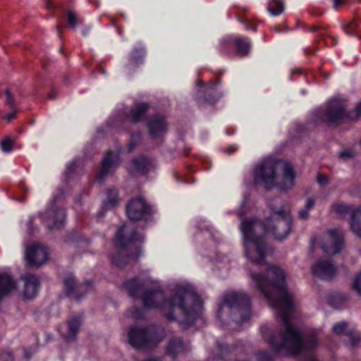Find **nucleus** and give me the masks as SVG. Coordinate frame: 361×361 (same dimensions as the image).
<instances>
[{"instance_id": "obj_49", "label": "nucleus", "mask_w": 361, "mask_h": 361, "mask_svg": "<svg viewBox=\"0 0 361 361\" xmlns=\"http://www.w3.org/2000/svg\"><path fill=\"white\" fill-rule=\"evenodd\" d=\"M357 27V25L355 22H350L344 26V30L348 35H351V31L355 30Z\"/></svg>"}, {"instance_id": "obj_56", "label": "nucleus", "mask_w": 361, "mask_h": 361, "mask_svg": "<svg viewBox=\"0 0 361 361\" xmlns=\"http://www.w3.org/2000/svg\"><path fill=\"white\" fill-rule=\"evenodd\" d=\"M355 110L356 112L355 117L357 118L361 115V102L356 106Z\"/></svg>"}, {"instance_id": "obj_64", "label": "nucleus", "mask_w": 361, "mask_h": 361, "mask_svg": "<svg viewBox=\"0 0 361 361\" xmlns=\"http://www.w3.org/2000/svg\"><path fill=\"white\" fill-rule=\"evenodd\" d=\"M63 47H60V48H59V51H63Z\"/></svg>"}, {"instance_id": "obj_29", "label": "nucleus", "mask_w": 361, "mask_h": 361, "mask_svg": "<svg viewBox=\"0 0 361 361\" xmlns=\"http://www.w3.org/2000/svg\"><path fill=\"white\" fill-rule=\"evenodd\" d=\"M350 231L358 238H361V207L352 213V217L349 219Z\"/></svg>"}, {"instance_id": "obj_43", "label": "nucleus", "mask_w": 361, "mask_h": 361, "mask_svg": "<svg viewBox=\"0 0 361 361\" xmlns=\"http://www.w3.org/2000/svg\"><path fill=\"white\" fill-rule=\"evenodd\" d=\"M82 287H85V290H84V292L82 293H81V294L78 293L75 295V299L78 301L80 300L87 294V293L90 289H92V281H90V280H87V281H85L84 284H82V285H81L80 286V288H82Z\"/></svg>"}, {"instance_id": "obj_37", "label": "nucleus", "mask_w": 361, "mask_h": 361, "mask_svg": "<svg viewBox=\"0 0 361 361\" xmlns=\"http://www.w3.org/2000/svg\"><path fill=\"white\" fill-rule=\"evenodd\" d=\"M315 201L312 197H308L306 200L305 207L301 209L298 212V216L302 220H306L309 218V211L314 207Z\"/></svg>"}, {"instance_id": "obj_16", "label": "nucleus", "mask_w": 361, "mask_h": 361, "mask_svg": "<svg viewBox=\"0 0 361 361\" xmlns=\"http://www.w3.org/2000/svg\"><path fill=\"white\" fill-rule=\"evenodd\" d=\"M343 246V236L337 229L330 230L324 236L322 248L327 255H334L341 252Z\"/></svg>"}, {"instance_id": "obj_8", "label": "nucleus", "mask_w": 361, "mask_h": 361, "mask_svg": "<svg viewBox=\"0 0 361 361\" xmlns=\"http://www.w3.org/2000/svg\"><path fill=\"white\" fill-rule=\"evenodd\" d=\"M250 298L244 292L230 291L227 293V314L231 321L241 324L250 316Z\"/></svg>"}, {"instance_id": "obj_6", "label": "nucleus", "mask_w": 361, "mask_h": 361, "mask_svg": "<svg viewBox=\"0 0 361 361\" xmlns=\"http://www.w3.org/2000/svg\"><path fill=\"white\" fill-rule=\"evenodd\" d=\"M130 345L137 350H152L163 339V334L155 325L132 326L128 333Z\"/></svg>"}, {"instance_id": "obj_51", "label": "nucleus", "mask_w": 361, "mask_h": 361, "mask_svg": "<svg viewBox=\"0 0 361 361\" xmlns=\"http://www.w3.org/2000/svg\"><path fill=\"white\" fill-rule=\"evenodd\" d=\"M235 45H250V42L245 37H237L235 40Z\"/></svg>"}, {"instance_id": "obj_41", "label": "nucleus", "mask_w": 361, "mask_h": 361, "mask_svg": "<svg viewBox=\"0 0 361 361\" xmlns=\"http://www.w3.org/2000/svg\"><path fill=\"white\" fill-rule=\"evenodd\" d=\"M0 146L4 152L8 153L12 151L13 143L10 137H6L1 140Z\"/></svg>"}, {"instance_id": "obj_12", "label": "nucleus", "mask_w": 361, "mask_h": 361, "mask_svg": "<svg viewBox=\"0 0 361 361\" xmlns=\"http://www.w3.org/2000/svg\"><path fill=\"white\" fill-rule=\"evenodd\" d=\"M195 238L197 241L205 238L207 243L212 246L214 256L207 255L211 261L214 260L216 262H223L225 257L224 254L216 250V246L220 243L221 240L220 233L217 230L214 228L209 222L204 221L197 225Z\"/></svg>"}, {"instance_id": "obj_35", "label": "nucleus", "mask_w": 361, "mask_h": 361, "mask_svg": "<svg viewBox=\"0 0 361 361\" xmlns=\"http://www.w3.org/2000/svg\"><path fill=\"white\" fill-rule=\"evenodd\" d=\"M267 9L271 15L278 16L284 10L283 2L282 0H270Z\"/></svg>"}, {"instance_id": "obj_59", "label": "nucleus", "mask_w": 361, "mask_h": 361, "mask_svg": "<svg viewBox=\"0 0 361 361\" xmlns=\"http://www.w3.org/2000/svg\"><path fill=\"white\" fill-rule=\"evenodd\" d=\"M305 52L307 55L314 54V51H312V50H309V49H305Z\"/></svg>"}, {"instance_id": "obj_1", "label": "nucleus", "mask_w": 361, "mask_h": 361, "mask_svg": "<svg viewBox=\"0 0 361 361\" xmlns=\"http://www.w3.org/2000/svg\"><path fill=\"white\" fill-rule=\"evenodd\" d=\"M250 276L257 288L276 310L283 324L277 333L267 325L261 326L262 337L271 348L281 355H298L317 347L319 341L316 336L303 341L302 334L290 323L296 303L293 294L286 288L283 270L273 266L264 274L251 272Z\"/></svg>"}, {"instance_id": "obj_11", "label": "nucleus", "mask_w": 361, "mask_h": 361, "mask_svg": "<svg viewBox=\"0 0 361 361\" xmlns=\"http://www.w3.org/2000/svg\"><path fill=\"white\" fill-rule=\"evenodd\" d=\"M126 213L130 221L147 223L152 220L154 210L144 197L139 196L128 202L126 205Z\"/></svg>"}, {"instance_id": "obj_63", "label": "nucleus", "mask_w": 361, "mask_h": 361, "mask_svg": "<svg viewBox=\"0 0 361 361\" xmlns=\"http://www.w3.org/2000/svg\"><path fill=\"white\" fill-rule=\"evenodd\" d=\"M101 73L102 74H105L106 73L105 70L103 68H101Z\"/></svg>"}, {"instance_id": "obj_46", "label": "nucleus", "mask_w": 361, "mask_h": 361, "mask_svg": "<svg viewBox=\"0 0 361 361\" xmlns=\"http://www.w3.org/2000/svg\"><path fill=\"white\" fill-rule=\"evenodd\" d=\"M131 314L133 317L136 319H141L143 318V312L142 310L137 307H133L132 308Z\"/></svg>"}, {"instance_id": "obj_57", "label": "nucleus", "mask_w": 361, "mask_h": 361, "mask_svg": "<svg viewBox=\"0 0 361 361\" xmlns=\"http://www.w3.org/2000/svg\"><path fill=\"white\" fill-rule=\"evenodd\" d=\"M113 25L116 28V30L117 32V33L120 35V36H122L123 35V28L120 27V26H118V25H116L114 24V23L113 22L112 23Z\"/></svg>"}, {"instance_id": "obj_14", "label": "nucleus", "mask_w": 361, "mask_h": 361, "mask_svg": "<svg viewBox=\"0 0 361 361\" xmlns=\"http://www.w3.org/2000/svg\"><path fill=\"white\" fill-rule=\"evenodd\" d=\"M121 149H118L117 152L111 149H108L102 160L101 166L99 173L96 176L97 182H102L105 177L109 174H112L120 166L121 159L120 157Z\"/></svg>"}, {"instance_id": "obj_50", "label": "nucleus", "mask_w": 361, "mask_h": 361, "mask_svg": "<svg viewBox=\"0 0 361 361\" xmlns=\"http://www.w3.org/2000/svg\"><path fill=\"white\" fill-rule=\"evenodd\" d=\"M249 52V47H236V54L240 56L247 55Z\"/></svg>"}, {"instance_id": "obj_30", "label": "nucleus", "mask_w": 361, "mask_h": 361, "mask_svg": "<svg viewBox=\"0 0 361 361\" xmlns=\"http://www.w3.org/2000/svg\"><path fill=\"white\" fill-rule=\"evenodd\" d=\"M65 241L68 243L75 244L80 246L89 245L90 243L89 238L76 230L69 231L65 237Z\"/></svg>"}, {"instance_id": "obj_20", "label": "nucleus", "mask_w": 361, "mask_h": 361, "mask_svg": "<svg viewBox=\"0 0 361 361\" xmlns=\"http://www.w3.org/2000/svg\"><path fill=\"white\" fill-rule=\"evenodd\" d=\"M149 104L147 102L135 103L126 115V119L132 123H138L147 119Z\"/></svg>"}, {"instance_id": "obj_27", "label": "nucleus", "mask_w": 361, "mask_h": 361, "mask_svg": "<svg viewBox=\"0 0 361 361\" xmlns=\"http://www.w3.org/2000/svg\"><path fill=\"white\" fill-rule=\"evenodd\" d=\"M357 208L344 202H335L332 204L331 211L338 218H344L348 214H350V218H351L352 213L357 210Z\"/></svg>"}, {"instance_id": "obj_31", "label": "nucleus", "mask_w": 361, "mask_h": 361, "mask_svg": "<svg viewBox=\"0 0 361 361\" xmlns=\"http://www.w3.org/2000/svg\"><path fill=\"white\" fill-rule=\"evenodd\" d=\"M348 298L346 294L336 293L329 297L328 301L331 306L335 308H340L348 301Z\"/></svg>"}, {"instance_id": "obj_15", "label": "nucleus", "mask_w": 361, "mask_h": 361, "mask_svg": "<svg viewBox=\"0 0 361 361\" xmlns=\"http://www.w3.org/2000/svg\"><path fill=\"white\" fill-rule=\"evenodd\" d=\"M154 168L152 159L141 154L133 158L126 168L128 174L133 177L142 176L149 173Z\"/></svg>"}, {"instance_id": "obj_17", "label": "nucleus", "mask_w": 361, "mask_h": 361, "mask_svg": "<svg viewBox=\"0 0 361 361\" xmlns=\"http://www.w3.org/2000/svg\"><path fill=\"white\" fill-rule=\"evenodd\" d=\"M25 259L31 267H39L48 259V252L46 247L35 243L25 250Z\"/></svg>"}, {"instance_id": "obj_2", "label": "nucleus", "mask_w": 361, "mask_h": 361, "mask_svg": "<svg viewBox=\"0 0 361 361\" xmlns=\"http://www.w3.org/2000/svg\"><path fill=\"white\" fill-rule=\"evenodd\" d=\"M270 216L262 222L257 219H245L241 224V230L245 239V250L248 259L253 263H265V257L272 252L259 231L264 230L279 240L286 238L292 229L293 219L289 212L283 208V202L276 198L270 204Z\"/></svg>"}, {"instance_id": "obj_26", "label": "nucleus", "mask_w": 361, "mask_h": 361, "mask_svg": "<svg viewBox=\"0 0 361 361\" xmlns=\"http://www.w3.org/2000/svg\"><path fill=\"white\" fill-rule=\"evenodd\" d=\"M185 350V344L181 338H173L169 341L166 348V354L175 359L178 355Z\"/></svg>"}, {"instance_id": "obj_9", "label": "nucleus", "mask_w": 361, "mask_h": 361, "mask_svg": "<svg viewBox=\"0 0 361 361\" xmlns=\"http://www.w3.org/2000/svg\"><path fill=\"white\" fill-rule=\"evenodd\" d=\"M63 190L58 188L53 199L49 202L44 213L40 214V218L49 230H59L64 227L67 213L65 207L58 206L56 201L63 195Z\"/></svg>"}, {"instance_id": "obj_28", "label": "nucleus", "mask_w": 361, "mask_h": 361, "mask_svg": "<svg viewBox=\"0 0 361 361\" xmlns=\"http://www.w3.org/2000/svg\"><path fill=\"white\" fill-rule=\"evenodd\" d=\"M81 316L74 315L68 321V331L66 335L68 341H73L77 338V336L81 325Z\"/></svg>"}, {"instance_id": "obj_38", "label": "nucleus", "mask_w": 361, "mask_h": 361, "mask_svg": "<svg viewBox=\"0 0 361 361\" xmlns=\"http://www.w3.org/2000/svg\"><path fill=\"white\" fill-rule=\"evenodd\" d=\"M351 329L345 322H340L335 324L333 326V332L336 335H343L347 336V333L350 331Z\"/></svg>"}, {"instance_id": "obj_45", "label": "nucleus", "mask_w": 361, "mask_h": 361, "mask_svg": "<svg viewBox=\"0 0 361 361\" xmlns=\"http://www.w3.org/2000/svg\"><path fill=\"white\" fill-rule=\"evenodd\" d=\"M0 359L2 361H13L14 360L13 353L9 350H6L2 351V353L0 355Z\"/></svg>"}, {"instance_id": "obj_58", "label": "nucleus", "mask_w": 361, "mask_h": 361, "mask_svg": "<svg viewBox=\"0 0 361 361\" xmlns=\"http://www.w3.org/2000/svg\"><path fill=\"white\" fill-rule=\"evenodd\" d=\"M25 357L27 359V360H29L31 358V353L30 352H28L27 350H25Z\"/></svg>"}, {"instance_id": "obj_24", "label": "nucleus", "mask_w": 361, "mask_h": 361, "mask_svg": "<svg viewBox=\"0 0 361 361\" xmlns=\"http://www.w3.org/2000/svg\"><path fill=\"white\" fill-rule=\"evenodd\" d=\"M106 195V200L102 202V208L97 213L98 219L102 218L106 210L116 207L119 200L118 190L116 188H108Z\"/></svg>"}, {"instance_id": "obj_52", "label": "nucleus", "mask_w": 361, "mask_h": 361, "mask_svg": "<svg viewBox=\"0 0 361 361\" xmlns=\"http://www.w3.org/2000/svg\"><path fill=\"white\" fill-rule=\"evenodd\" d=\"M317 182L322 185H326L329 183V178L324 174H319L317 176Z\"/></svg>"}, {"instance_id": "obj_7", "label": "nucleus", "mask_w": 361, "mask_h": 361, "mask_svg": "<svg viewBox=\"0 0 361 361\" xmlns=\"http://www.w3.org/2000/svg\"><path fill=\"white\" fill-rule=\"evenodd\" d=\"M351 117L347 110L345 100L335 98L331 99L325 108L314 112L313 121L316 124L326 123L327 124H338L343 120Z\"/></svg>"}, {"instance_id": "obj_33", "label": "nucleus", "mask_w": 361, "mask_h": 361, "mask_svg": "<svg viewBox=\"0 0 361 361\" xmlns=\"http://www.w3.org/2000/svg\"><path fill=\"white\" fill-rule=\"evenodd\" d=\"M145 55V50L143 47H135L130 55V64L137 66L143 63L144 56Z\"/></svg>"}, {"instance_id": "obj_34", "label": "nucleus", "mask_w": 361, "mask_h": 361, "mask_svg": "<svg viewBox=\"0 0 361 361\" xmlns=\"http://www.w3.org/2000/svg\"><path fill=\"white\" fill-rule=\"evenodd\" d=\"M142 141V135L140 131L132 132L127 145V152H132Z\"/></svg>"}, {"instance_id": "obj_32", "label": "nucleus", "mask_w": 361, "mask_h": 361, "mask_svg": "<svg viewBox=\"0 0 361 361\" xmlns=\"http://www.w3.org/2000/svg\"><path fill=\"white\" fill-rule=\"evenodd\" d=\"M64 290L66 296H71L76 288V279L73 274L69 273L63 279Z\"/></svg>"}, {"instance_id": "obj_44", "label": "nucleus", "mask_w": 361, "mask_h": 361, "mask_svg": "<svg viewBox=\"0 0 361 361\" xmlns=\"http://www.w3.org/2000/svg\"><path fill=\"white\" fill-rule=\"evenodd\" d=\"M339 158L345 161L355 157V152L351 149H345L339 152Z\"/></svg>"}, {"instance_id": "obj_4", "label": "nucleus", "mask_w": 361, "mask_h": 361, "mask_svg": "<svg viewBox=\"0 0 361 361\" xmlns=\"http://www.w3.org/2000/svg\"><path fill=\"white\" fill-rule=\"evenodd\" d=\"M295 171L292 164L272 157H267L255 166L253 178L267 190L277 187L287 192L295 185Z\"/></svg>"}, {"instance_id": "obj_23", "label": "nucleus", "mask_w": 361, "mask_h": 361, "mask_svg": "<svg viewBox=\"0 0 361 361\" xmlns=\"http://www.w3.org/2000/svg\"><path fill=\"white\" fill-rule=\"evenodd\" d=\"M25 282L23 295L25 298H35L39 290L40 282L38 277L34 274H27L23 277Z\"/></svg>"}, {"instance_id": "obj_53", "label": "nucleus", "mask_w": 361, "mask_h": 361, "mask_svg": "<svg viewBox=\"0 0 361 361\" xmlns=\"http://www.w3.org/2000/svg\"><path fill=\"white\" fill-rule=\"evenodd\" d=\"M92 26L90 25L84 26L81 30L82 35L83 37H87L92 30Z\"/></svg>"}, {"instance_id": "obj_22", "label": "nucleus", "mask_w": 361, "mask_h": 361, "mask_svg": "<svg viewBox=\"0 0 361 361\" xmlns=\"http://www.w3.org/2000/svg\"><path fill=\"white\" fill-rule=\"evenodd\" d=\"M123 288L132 298H141V293L145 287V282L138 276H135L123 283Z\"/></svg>"}, {"instance_id": "obj_48", "label": "nucleus", "mask_w": 361, "mask_h": 361, "mask_svg": "<svg viewBox=\"0 0 361 361\" xmlns=\"http://www.w3.org/2000/svg\"><path fill=\"white\" fill-rule=\"evenodd\" d=\"M10 110L11 111L4 116V118L8 121H11L13 119L18 112L17 108H10Z\"/></svg>"}, {"instance_id": "obj_55", "label": "nucleus", "mask_w": 361, "mask_h": 361, "mask_svg": "<svg viewBox=\"0 0 361 361\" xmlns=\"http://www.w3.org/2000/svg\"><path fill=\"white\" fill-rule=\"evenodd\" d=\"M48 97L50 99H54L56 97V91L51 88V91L49 92Z\"/></svg>"}, {"instance_id": "obj_19", "label": "nucleus", "mask_w": 361, "mask_h": 361, "mask_svg": "<svg viewBox=\"0 0 361 361\" xmlns=\"http://www.w3.org/2000/svg\"><path fill=\"white\" fill-rule=\"evenodd\" d=\"M149 134L153 138L158 137L167 130L166 118L160 114L153 115L147 122Z\"/></svg>"}, {"instance_id": "obj_42", "label": "nucleus", "mask_w": 361, "mask_h": 361, "mask_svg": "<svg viewBox=\"0 0 361 361\" xmlns=\"http://www.w3.org/2000/svg\"><path fill=\"white\" fill-rule=\"evenodd\" d=\"M352 288L357 295L361 296V271L355 276Z\"/></svg>"}, {"instance_id": "obj_39", "label": "nucleus", "mask_w": 361, "mask_h": 361, "mask_svg": "<svg viewBox=\"0 0 361 361\" xmlns=\"http://www.w3.org/2000/svg\"><path fill=\"white\" fill-rule=\"evenodd\" d=\"M226 307V293H223L219 299V301L217 305V310L216 312V317L218 318L221 322H223V312L224 307Z\"/></svg>"}, {"instance_id": "obj_13", "label": "nucleus", "mask_w": 361, "mask_h": 361, "mask_svg": "<svg viewBox=\"0 0 361 361\" xmlns=\"http://www.w3.org/2000/svg\"><path fill=\"white\" fill-rule=\"evenodd\" d=\"M219 83L220 80L219 79L215 82H210L207 85L200 80H197L196 85L198 89L195 96L196 102L200 104H214L221 97L217 90Z\"/></svg>"}, {"instance_id": "obj_21", "label": "nucleus", "mask_w": 361, "mask_h": 361, "mask_svg": "<svg viewBox=\"0 0 361 361\" xmlns=\"http://www.w3.org/2000/svg\"><path fill=\"white\" fill-rule=\"evenodd\" d=\"M17 289V283L8 272H0V301Z\"/></svg>"}, {"instance_id": "obj_54", "label": "nucleus", "mask_w": 361, "mask_h": 361, "mask_svg": "<svg viewBox=\"0 0 361 361\" xmlns=\"http://www.w3.org/2000/svg\"><path fill=\"white\" fill-rule=\"evenodd\" d=\"M332 1H333L334 7H338L340 5L345 4L347 1V0H332Z\"/></svg>"}, {"instance_id": "obj_3", "label": "nucleus", "mask_w": 361, "mask_h": 361, "mask_svg": "<svg viewBox=\"0 0 361 361\" xmlns=\"http://www.w3.org/2000/svg\"><path fill=\"white\" fill-rule=\"evenodd\" d=\"M143 307L164 312L169 322H178L184 330L191 327L197 319H203V303L196 292L181 287L169 297L160 287L147 289L141 295Z\"/></svg>"}, {"instance_id": "obj_25", "label": "nucleus", "mask_w": 361, "mask_h": 361, "mask_svg": "<svg viewBox=\"0 0 361 361\" xmlns=\"http://www.w3.org/2000/svg\"><path fill=\"white\" fill-rule=\"evenodd\" d=\"M83 173V166L80 159L75 158L66 166L63 178L66 183H71L75 178Z\"/></svg>"}, {"instance_id": "obj_18", "label": "nucleus", "mask_w": 361, "mask_h": 361, "mask_svg": "<svg viewBox=\"0 0 361 361\" xmlns=\"http://www.w3.org/2000/svg\"><path fill=\"white\" fill-rule=\"evenodd\" d=\"M312 274L322 280H331L336 273V268L329 259H319L312 267Z\"/></svg>"}, {"instance_id": "obj_5", "label": "nucleus", "mask_w": 361, "mask_h": 361, "mask_svg": "<svg viewBox=\"0 0 361 361\" xmlns=\"http://www.w3.org/2000/svg\"><path fill=\"white\" fill-rule=\"evenodd\" d=\"M143 235L137 228L129 231L126 225L119 226L114 237L115 246L119 248L111 256V264L116 267H124L130 260L137 261L141 253L140 247H136L134 252H128L127 247L135 242H142Z\"/></svg>"}, {"instance_id": "obj_60", "label": "nucleus", "mask_w": 361, "mask_h": 361, "mask_svg": "<svg viewBox=\"0 0 361 361\" xmlns=\"http://www.w3.org/2000/svg\"><path fill=\"white\" fill-rule=\"evenodd\" d=\"M246 27L247 29H252V30H255L256 28V25H254V24H252L250 26L249 25H246Z\"/></svg>"}, {"instance_id": "obj_40", "label": "nucleus", "mask_w": 361, "mask_h": 361, "mask_svg": "<svg viewBox=\"0 0 361 361\" xmlns=\"http://www.w3.org/2000/svg\"><path fill=\"white\" fill-rule=\"evenodd\" d=\"M5 94H6V101H5L6 104L8 105L9 106V108H16L17 103H16V99L9 88H6V90L5 91Z\"/></svg>"}, {"instance_id": "obj_10", "label": "nucleus", "mask_w": 361, "mask_h": 361, "mask_svg": "<svg viewBox=\"0 0 361 361\" xmlns=\"http://www.w3.org/2000/svg\"><path fill=\"white\" fill-rule=\"evenodd\" d=\"M45 6L51 14L58 18L59 23L55 26L54 31L56 35L61 38V30L60 24L65 20L67 25L71 29H75L80 23V18L77 13L73 8L65 9L61 5L56 4L53 0H46Z\"/></svg>"}, {"instance_id": "obj_36", "label": "nucleus", "mask_w": 361, "mask_h": 361, "mask_svg": "<svg viewBox=\"0 0 361 361\" xmlns=\"http://www.w3.org/2000/svg\"><path fill=\"white\" fill-rule=\"evenodd\" d=\"M346 343L350 347H355L361 341V334L351 329L348 331L346 336Z\"/></svg>"}, {"instance_id": "obj_62", "label": "nucleus", "mask_w": 361, "mask_h": 361, "mask_svg": "<svg viewBox=\"0 0 361 361\" xmlns=\"http://www.w3.org/2000/svg\"><path fill=\"white\" fill-rule=\"evenodd\" d=\"M305 361H317V360L314 359V358H312V357H310L307 360H306Z\"/></svg>"}, {"instance_id": "obj_47", "label": "nucleus", "mask_w": 361, "mask_h": 361, "mask_svg": "<svg viewBox=\"0 0 361 361\" xmlns=\"http://www.w3.org/2000/svg\"><path fill=\"white\" fill-rule=\"evenodd\" d=\"M257 361H272V359L269 353L264 350L257 355Z\"/></svg>"}, {"instance_id": "obj_61", "label": "nucleus", "mask_w": 361, "mask_h": 361, "mask_svg": "<svg viewBox=\"0 0 361 361\" xmlns=\"http://www.w3.org/2000/svg\"><path fill=\"white\" fill-rule=\"evenodd\" d=\"M173 176H174L175 179L177 181H180V177L178 176V173L176 172L174 173Z\"/></svg>"}]
</instances>
